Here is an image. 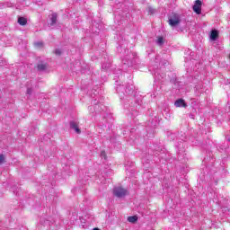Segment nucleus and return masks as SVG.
I'll list each match as a JSON object with an SVG mask.
<instances>
[{
  "label": "nucleus",
  "mask_w": 230,
  "mask_h": 230,
  "mask_svg": "<svg viewBox=\"0 0 230 230\" xmlns=\"http://www.w3.org/2000/svg\"><path fill=\"white\" fill-rule=\"evenodd\" d=\"M117 85L116 91L119 95L120 100H125V97L127 98V96H132V94H134L136 86H134L132 83L127 84L126 86L121 84Z\"/></svg>",
  "instance_id": "nucleus-1"
},
{
  "label": "nucleus",
  "mask_w": 230,
  "mask_h": 230,
  "mask_svg": "<svg viewBox=\"0 0 230 230\" xmlns=\"http://www.w3.org/2000/svg\"><path fill=\"white\" fill-rule=\"evenodd\" d=\"M168 22L172 28L179 26V24H181V14L172 13V14L169 16Z\"/></svg>",
  "instance_id": "nucleus-2"
},
{
  "label": "nucleus",
  "mask_w": 230,
  "mask_h": 230,
  "mask_svg": "<svg viewBox=\"0 0 230 230\" xmlns=\"http://www.w3.org/2000/svg\"><path fill=\"white\" fill-rule=\"evenodd\" d=\"M113 195L118 199H123V197L127 196V190L121 187H115L113 189Z\"/></svg>",
  "instance_id": "nucleus-3"
},
{
  "label": "nucleus",
  "mask_w": 230,
  "mask_h": 230,
  "mask_svg": "<svg viewBox=\"0 0 230 230\" xmlns=\"http://www.w3.org/2000/svg\"><path fill=\"white\" fill-rule=\"evenodd\" d=\"M192 10L195 12V13L200 15V13H202V1L196 0L194 2V5L192 6Z\"/></svg>",
  "instance_id": "nucleus-4"
},
{
  "label": "nucleus",
  "mask_w": 230,
  "mask_h": 230,
  "mask_svg": "<svg viewBox=\"0 0 230 230\" xmlns=\"http://www.w3.org/2000/svg\"><path fill=\"white\" fill-rule=\"evenodd\" d=\"M122 64L124 67H132V66H134V60L132 58H129L128 56H126L122 59Z\"/></svg>",
  "instance_id": "nucleus-5"
},
{
  "label": "nucleus",
  "mask_w": 230,
  "mask_h": 230,
  "mask_svg": "<svg viewBox=\"0 0 230 230\" xmlns=\"http://www.w3.org/2000/svg\"><path fill=\"white\" fill-rule=\"evenodd\" d=\"M70 128H72V130H75V134H82V130L78 127V122L75 120L70 121Z\"/></svg>",
  "instance_id": "nucleus-6"
},
{
  "label": "nucleus",
  "mask_w": 230,
  "mask_h": 230,
  "mask_svg": "<svg viewBox=\"0 0 230 230\" xmlns=\"http://www.w3.org/2000/svg\"><path fill=\"white\" fill-rule=\"evenodd\" d=\"M155 78L158 82H161V84L164 83V79L166 78V74L164 73H155Z\"/></svg>",
  "instance_id": "nucleus-7"
},
{
  "label": "nucleus",
  "mask_w": 230,
  "mask_h": 230,
  "mask_svg": "<svg viewBox=\"0 0 230 230\" xmlns=\"http://www.w3.org/2000/svg\"><path fill=\"white\" fill-rule=\"evenodd\" d=\"M48 63L45 61H40L37 65V69L38 71H46L48 69Z\"/></svg>",
  "instance_id": "nucleus-8"
},
{
  "label": "nucleus",
  "mask_w": 230,
  "mask_h": 230,
  "mask_svg": "<svg viewBox=\"0 0 230 230\" xmlns=\"http://www.w3.org/2000/svg\"><path fill=\"white\" fill-rule=\"evenodd\" d=\"M175 107H188V104H186V101H184L183 99H178L175 101L174 102Z\"/></svg>",
  "instance_id": "nucleus-9"
},
{
  "label": "nucleus",
  "mask_w": 230,
  "mask_h": 230,
  "mask_svg": "<svg viewBox=\"0 0 230 230\" xmlns=\"http://www.w3.org/2000/svg\"><path fill=\"white\" fill-rule=\"evenodd\" d=\"M209 39L212 41H215L218 39V31L217 30H212L210 31Z\"/></svg>",
  "instance_id": "nucleus-10"
},
{
  "label": "nucleus",
  "mask_w": 230,
  "mask_h": 230,
  "mask_svg": "<svg viewBox=\"0 0 230 230\" xmlns=\"http://www.w3.org/2000/svg\"><path fill=\"white\" fill-rule=\"evenodd\" d=\"M58 17V14L57 13H54L51 14L50 26H55V24H57Z\"/></svg>",
  "instance_id": "nucleus-11"
},
{
  "label": "nucleus",
  "mask_w": 230,
  "mask_h": 230,
  "mask_svg": "<svg viewBox=\"0 0 230 230\" xmlns=\"http://www.w3.org/2000/svg\"><path fill=\"white\" fill-rule=\"evenodd\" d=\"M18 23L20 24V26H26V24H28V20H26V18L24 17H19Z\"/></svg>",
  "instance_id": "nucleus-12"
},
{
  "label": "nucleus",
  "mask_w": 230,
  "mask_h": 230,
  "mask_svg": "<svg viewBox=\"0 0 230 230\" xmlns=\"http://www.w3.org/2000/svg\"><path fill=\"white\" fill-rule=\"evenodd\" d=\"M128 222H130L131 224H136V222H137V216L128 217Z\"/></svg>",
  "instance_id": "nucleus-13"
},
{
  "label": "nucleus",
  "mask_w": 230,
  "mask_h": 230,
  "mask_svg": "<svg viewBox=\"0 0 230 230\" xmlns=\"http://www.w3.org/2000/svg\"><path fill=\"white\" fill-rule=\"evenodd\" d=\"M111 67V61H107L106 63H103L102 66V68L104 71H107V69H109Z\"/></svg>",
  "instance_id": "nucleus-14"
},
{
  "label": "nucleus",
  "mask_w": 230,
  "mask_h": 230,
  "mask_svg": "<svg viewBox=\"0 0 230 230\" xmlns=\"http://www.w3.org/2000/svg\"><path fill=\"white\" fill-rule=\"evenodd\" d=\"M155 12H156L155 9L152 6H149L147 8V13H149V15H154V13H155Z\"/></svg>",
  "instance_id": "nucleus-15"
},
{
  "label": "nucleus",
  "mask_w": 230,
  "mask_h": 230,
  "mask_svg": "<svg viewBox=\"0 0 230 230\" xmlns=\"http://www.w3.org/2000/svg\"><path fill=\"white\" fill-rule=\"evenodd\" d=\"M156 42L158 46H163L164 44V39L163 37H159Z\"/></svg>",
  "instance_id": "nucleus-16"
},
{
  "label": "nucleus",
  "mask_w": 230,
  "mask_h": 230,
  "mask_svg": "<svg viewBox=\"0 0 230 230\" xmlns=\"http://www.w3.org/2000/svg\"><path fill=\"white\" fill-rule=\"evenodd\" d=\"M119 76H121V71L118 70V73L114 76V81L118 82V78H119Z\"/></svg>",
  "instance_id": "nucleus-17"
},
{
  "label": "nucleus",
  "mask_w": 230,
  "mask_h": 230,
  "mask_svg": "<svg viewBox=\"0 0 230 230\" xmlns=\"http://www.w3.org/2000/svg\"><path fill=\"white\" fill-rule=\"evenodd\" d=\"M4 163V155H0V164H3Z\"/></svg>",
  "instance_id": "nucleus-18"
},
{
  "label": "nucleus",
  "mask_w": 230,
  "mask_h": 230,
  "mask_svg": "<svg viewBox=\"0 0 230 230\" xmlns=\"http://www.w3.org/2000/svg\"><path fill=\"white\" fill-rule=\"evenodd\" d=\"M55 53H56V55L60 56V55H62V50H60L59 49H57L55 50Z\"/></svg>",
  "instance_id": "nucleus-19"
},
{
  "label": "nucleus",
  "mask_w": 230,
  "mask_h": 230,
  "mask_svg": "<svg viewBox=\"0 0 230 230\" xmlns=\"http://www.w3.org/2000/svg\"><path fill=\"white\" fill-rule=\"evenodd\" d=\"M32 93H33V90L31 88L27 89V94H29V96H31Z\"/></svg>",
  "instance_id": "nucleus-20"
},
{
  "label": "nucleus",
  "mask_w": 230,
  "mask_h": 230,
  "mask_svg": "<svg viewBox=\"0 0 230 230\" xmlns=\"http://www.w3.org/2000/svg\"><path fill=\"white\" fill-rule=\"evenodd\" d=\"M171 84H177V78L175 77H172L171 80H170Z\"/></svg>",
  "instance_id": "nucleus-21"
},
{
  "label": "nucleus",
  "mask_w": 230,
  "mask_h": 230,
  "mask_svg": "<svg viewBox=\"0 0 230 230\" xmlns=\"http://www.w3.org/2000/svg\"><path fill=\"white\" fill-rule=\"evenodd\" d=\"M169 137H170V139H172V141H174L175 140V134H171L169 136Z\"/></svg>",
  "instance_id": "nucleus-22"
},
{
  "label": "nucleus",
  "mask_w": 230,
  "mask_h": 230,
  "mask_svg": "<svg viewBox=\"0 0 230 230\" xmlns=\"http://www.w3.org/2000/svg\"><path fill=\"white\" fill-rule=\"evenodd\" d=\"M36 46H38L39 48H40L42 46V42H37Z\"/></svg>",
  "instance_id": "nucleus-23"
},
{
  "label": "nucleus",
  "mask_w": 230,
  "mask_h": 230,
  "mask_svg": "<svg viewBox=\"0 0 230 230\" xmlns=\"http://www.w3.org/2000/svg\"><path fill=\"white\" fill-rule=\"evenodd\" d=\"M98 103V102H96V100L93 101V105H95V109L96 107H98V105H96Z\"/></svg>",
  "instance_id": "nucleus-24"
},
{
  "label": "nucleus",
  "mask_w": 230,
  "mask_h": 230,
  "mask_svg": "<svg viewBox=\"0 0 230 230\" xmlns=\"http://www.w3.org/2000/svg\"><path fill=\"white\" fill-rule=\"evenodd\" d=\"M102 155H103V152L102 153Z\"/></svg>",
  "instance_id": "nucleus-25"
},
{
  "label": "nucleus",
  "mask_w": 230,
  "mask_h": 230,
  "mask_svg": "<svg viewBox=\"0 0 230 230\" xmlns=\"http://www.w3.org/2000/svg\"><path fill=\"white\" fill-rule=\"evenodd\" d=\"M228 141L230 142V138L228 139Z\"/></svg>",
  "instance_id": "nucleus-26"
}]
</instances>
